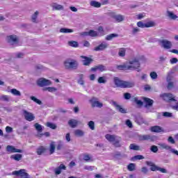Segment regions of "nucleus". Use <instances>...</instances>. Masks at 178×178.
Listing matches in <instances>:
<instances>
[{
	"label": "nucleus",
	"instance_id": "obj_14",
	"mask_svg": "<svg viewBox=\"0 0 178 178\" xmlns=\"http://www.w3.org/2000/svg\"><path fill=\"white\" fill-rule=\"evenodd\" d=\"M62 170H66V165L60 164L58 167L54 169V173L56 176L62 173Z\"/></svg>",
	"mask_w": 178,
	"mask_h": 178
},
{
	"label": "nucleus",
	"instance_id": "obj_51",
	"mask_svg": "<svg viewBox=\"0 0 178 178\" xmlns=\"http://www.w3.org/2000/svg\"><path fill=\"white\" fill-rule=\"evenodd\" d=\"M89 36L90 37H98V32H97L94 30H90V31H89Z\"/></svg>",
	"mask_w": 178,
	"mask_h": 178
},
{
	"label": "nucleus",
	"instance_id": "obj_4",
	"mask_svg": "<svg viewBox=\"0 0 178 178\" xmlns=\"http://www.w3.org/2000/svg\"><path fill=\"white\" fill-rule=\"evenodd\" d=\"M159 45H161V47L164 48V49H170V48H172V42L166 39L159 40Z\"/></svg>",
	"mask_w": 178,
	"mask_h": 178
},
{
	"label": "nucleus",
	"instance_id": "obj_40",
	"mask_svg": "<svg viewBox=\"0 0 178 178\" xmlns=\"http://www.w3.org/2000/svg\"><path fill=\"white\" fill-rule=\"evenodd\" d=\"M74 31L73 29H67V28H61L60 29V33H73Z\"/></svg>",
	"mask_w": 178,
	"mask_h": 178
},
{
	"label": "nucleus",
	"instance_id": "obj_28",
	"mask_svg": "<svg viewBox=\"0 0 178 178\" xmlns=\"http://www.w3.org/2000/svg\"><path fill=\"white\" fill-rule=\"evenodd\" d=\"M10 92L13 94V95H15V97H21L22 96V92L20 91L17 90L15 88H13L10 90Z\"/></svg>",
	"mask_w": 178,
	"mask_h": 178
},
{
	"label": "nucleus",
	"instance_id": "obj_11",
	"mask_svg": "<svg viewBox=\"0 0 178 178\" xmlns=\"http://www.w3.org/2000/svg\"><path fill=\"white\" fill-rule=\"evenodd\" d=\"M111 105L115 106L116 111L120 112V113H127V110L122 107V106L118 104V103L115 101H111Z\"/></svg>",
	"mask_w": 178,
	"mask_h": 178
},
{
	"label": "nucleus",
	"instance_id": "obj_24",
	"mask_svg": "<svg viewBox=\"0 0 178 178\" xmlns=\"http://www.w3.org/2000/svg\"><path fill=\"white\" fill-rule=\"evenodd\" d=\"M126 48L122 47L118 49V56L120 58H124L126 56Z\"/></svg>",
	"mask_w": 178,
	"mask_h": 178
},
{
	"label": "nucleus",
	"instance_id": "obj_7",
	"mask_svg": "<svg viewBox=\"0 0 178 178\" xmlns=\"http://www.w3.org/2000/svg\"><path fill=\"white\" fill-rule=\"evenodd\" d=\"M22 113L24 119L28 122H33L35 119V116L32 113L27 111V110H22Z\"/></svg>",
	"mask_w": 178,
	"mask_h": 178
},
{
	"label": "nucleus",
	"instance_id": "obj_18",
	"mask_svg": "<svg viewBox=\"0 0 178 178\" xmlns=\"http://www.w3.org/2000/svg\"><path fill=\"white\" fill-rule=\"evenodd\" d=\"M150 131L152 133H162L163 131V129L159 126H153L150 128Z\"/></svg>",
	"mask_w": 178,
	"mask_h": 178
},
{
	"label": "nucleus",
	"instance_id": "obj_44",
	"mask_svg": "<svg viewBox=\"0 0 178 178\" xmlns=\"http://www.w3.org/2000/svg\"><path fill=\"white\" fill-rule=\"evenodd\" d=\"M133 102H135V104H138V106H143V102L141 100H139L138 98L137 97H134L133 99H132Z\"/></svg>",
	"mask_w": 178,
	"mask_h": 178
},
{
	"label": "nucleus",
	"instance_id": "obj_35",
	"mask_svg": "<svg viewBox=\"0 0 178 178\" xmlns=\"http://www.w3.org/2000/svg\"><path fill=\"white\" fill-rule=\"evenodd\" d=\"M68 45H70V47H72L73 48H77L79 47V42L74 40L69 41Z\"/></svg>",
	"mask_w": 178,
	"mask_h": 178
},
{
	"label": "nucleus",
	"instance_id": "obj_45",
	"mask_svg": "<svg viewBox=\"0 0 178 178\" xmlns=\"http://www.w3.org/2000/svg\"><path fill=\"white\" fill-rule=\"evenodd\" d=\"M168 15L170 19H172V20H176V19L177 18V15H175V13L168 11Z\"/></svg>",
	"mask_w": 178,
	"mask_h": 178
},
{
	"label": "nucleus",
	"instance_id": "obj_47",
	"mask_svg": "<svg viewBox=\"0 0 178 178\" xmlns=\"http://www.w3.org/2000/svg\"><path fill=\"white\" fill-rule=\"evenodd\" d=\"M34 127H35V129L37 130V131H38L39 133H41L42 131V126H41V124H40L38 123H35L34 124Z\"/></svg>",
	"mask_w": 178,
	"mask_h": 178
},
{
	"label": "nucleus",
	"instance_id": "obj_6",
	"mask_svg": "<svg viewBox=\"0 0 178 178\" xmlns=\"http://www.w3.org/2000/svg\"><path fill=\"white\" fill-rule=\"evenodd\" d=\"M155 136L147 134V135H139V141H155Z\"/></svg>",
	"mask_w": 178,
	"mask_h": 178
},
{
	"label": "nucleus",
	"instance_id": "obj_16",
	"mask_svg": "<svg viewBox=\"0 0 178 178\" xmlns=\"http://www.w3.org/2000/svg\"><path fill=\"white\" fill-rule=\"evenodd\" d=\"M68 125L72 129H76V127L79 126V120H74V119H71L68 121Z\"/></svg>",
	"mask_w": 178,
	"mask_h": 178
},
{
	"label": "nucleus",
	"instance_id": "obj_30",
	"mask_svg": "<svg viewBox=\"0 0 178 178\" xmlns=\"http://www.w3.org/2000/svg\"><path fill=\"white\" fill-rule=\"evenodd\" d=\"M113 18L115 19V20L118 22V23H120V22H123V20H124V17L122 15H114Z\"/></svg>",
	"mask_w": 178,
	"mask_h": 178
},
{
	"label": "nucleus",
	"instance_id": "obj_59",
	"mask_svg": "<svg viewBox=\"0 0 178 178\" xmlns=\"http://www.w3.org/2000/svg\"><path fill=\"white\" fill-rule=\"evenodd\" d=\"M168 143H170V144H176V141L172 136H169L168 138Z\"/></svg>",
	"mask_w": 178,
	"mask_h": 178
},
{
	"label": "nucleus",
	"instance_id": "obj_62",
	"mask_svg": "<svg viewBox=\"0 0 178 178\" xmlns=\"http://www.w3.org/2000/svg\"><path fill=\"white\" fill-rule=\"evenodd\" d=\"M84 169H85V170H90V171H92V170H94V166H91V165H85V166H84Z\"/></svg>",
	"mask_w": 178,
	"mask_h": 178
},
{
	"label": "nucleus",
	"instance_id": "obj_63",
	"mask_svg": "<svg viewBox=\"0 0 178 178\" xmlns=\"http://www.w3.org/2000/svg\"><path fill=\"white\" fill-rule=\"evenodd\" d=\"M141 172L142 173H143L144 175H147V173H148V168H147V167H143L141 168Z\"/></svg>",
	"mask_w": 178,
	"mask_h": 178
},
{
	"label": "nucleus",
	"instance_id": "obj_57",
	"mask_svg": "<svg viewBox=\"0 0 178 178\" xmlns=\"http://www.w3.org/2000/svg\"><path fill=\"white\" fill-rule=\"evenodd\" d=\"M168 86H167V88L168 90H172L173 88V87H175V84L173 81L171 82H168Z\"/></svg>",
	"mask_w": 178,
	"mask_h": 178
},
{
	"label": "nucleus",
	"instance_id": "obj_21",
	"mask_svg": "<svg viewBox=\"0 0 178 178\" xmlns=\"http://www.w3.org/2000/svg\"><path fill=\"white\" fill-rule=\"evenodd\" d=\"M51 8H53V10H63V9H65V7H63V6L58 4L56 3H54L51 5Z\"/></svg>",
	"mask_w": 178,
	"mask_h": 178
},
{
	"label": "nucleus",
	"instance_id": "obj_29",
	"mask_svg": "<svg viewBox=\"0 0 178 178\" xmlns=\"http://www.w3.org/2000/svg\"><path fill=\"white\" fill-rule=\"evenodd\" d=\"M129 149H132L133 151H141V148L140 147V146L134 143H131L129 145Z\"/></svg>",
	"mask_w": 178,
	"mask_h": 178
},
{
	"label": "nucleus",
	"instance_id": "obj_17",
	"mask_svg": "<svg viewBox=\"0 0 178 178\" xmlns=\"http://www.w3.org/2000/svg\"><path fill=\"white\" fill-rule=\"evenodd\" d=\"M81 58L83 60V63L85 66H88L90 65V63H91V62H92V59L90 58H88L87 56H81Z\"/></svg>",
	"mask_w": 178,
	"mask_h": 178
},
{
	"label": "nucleus",
	"instance_id": "obj_19",
	"mask_svg": "<svg viewBox=\"0 0 178 178\" xmlns=\"http://www.w3.org/2000/svg\"><path fill=\"white\" fill-rule=\"evenodd\" d=\"M143 101L145 102V108H148V106H152L154 104V100L148 98V97H143Z\"/></svg>",
	"mask_w": 178,
	"mask_h": 178
},
{
	"label": "nucleus",
	"instance_id": "obj_58",
	"mask_svg": "<svg viewBox=\"0 0 178 178\" xmlns=\"http://www.w3.org/2000/svg\"><path fill=\"white\" fill-rule=\"evenodd\" d=\"M163 116H164V118H172V116H173V114L169 112H163Z\"/></svg>",
	"mask_w": 178,
	"mask_h": 178
},
{
	"label": "nucleus",
	"instance_id": "obj_3",
	"mask_svg": "<svg viewBox=\"0 0 178 178\" xmlns=\"http://www.w3.org/2000/svg\"><path fill=\"white\" fill-rule=\"evenodd\" d=\"M160 97L163 101H165V102H176L177 101L176 100V97L172 93H163L161 94Z\"/></svg>",
	"mask_w": 178,
	"mask_h": 178
},
{
	"label": "nucleus",
	"instance_id": "obj_56",
	"mask_svg": "<svg viewBox=\"0 0 178 178\" xmlns=\"http://www.w3.org/2000/svg\"><path fill=\"white\" fill-rule=\"evenodd\" d=\"M167 82L170 83L172 81H175V79H173V76L172 74H168L166 78Z\"/></svg>",
	"mask_w": 178,
	"mask_h": 178
},
{
	"label": "nucleus",
	"instance_id": "obj_12",
	"mask_svg": "<svg viewBox=\"0 0 178 178\" xmlns=\"http://www.w3.org/2000/svg\"><path fill=\"white\" fill-rule=\"evenodd\" d=\"M6 152H8V154H15L16 152H19V153L22 154V152H23V150L19 149H16L15 147V146L7 145Z\"/></svg>",
	"mask_w": 178,
	"mask_h": 178
},
{
	"label": "nucleus",
	"instance_id": "obj_41",
	"mask_svg": "<svg viewBox=\"0 0 178 178\" xmlns=\"http://www.w3.org/2000/svg\"><path fill=\"white\" fill-rule=\"evenodd\" d=\"M127 169L129 170V172H134V170H136V165L131 163L127 165Z\"/></svg>",
	"mask_w": 178,
	"mask_h": 178
},
{
	"label": "nucleus",
	"instance_id": "obj_27",
	"mask_svg": "<svg viewBox=\"0 0 178 178\" xmlns=\"http://www.w3.org/2000/svg\"><path fill=\"white\" fill-rule=\"evenodd\" d=\"M74 134L76 137H83V136H84V131L81 129H76L74 131Z\"/></svg>",
	"mask_w": 178,
	"mask_h": 178
},
{
	"label": "nucleus",
	"instance_id": "obj_8",
	"mask_svg": "<svg viewBox=\"0 0 178 178\" xmlns=\"http://www.w3.org/2000/svg\"><path fill=\"white\" fill-rule=\"evenodd\" d=\"M37 84L39 87H45L47 86H51V83L48 79L41 78L37 81Z\"/></svg>",
	"mask_w": 178,
	"mask_h": 178
},
{
	"label": "nucleus",
	"instance_id": "obj_1",
	"mask_svg": "<svg viewBox=\"0 0 178 178\" xmlns=\"http://www.w3.org/2000/svg\"><path fill=\"white\" fill-rule=\"evenodd\" d=\"M129 65H128V69L129 70H137V72H141L140 69V60L138 58H134L129 61Z\"/></svg>",
	"mask_w": 178,
	"mask_h": 178
},
{
	"label": "nucleus",
	"instance_id": "obj_10",
	"mask_svg": "<svg viewBox=\"0 0 178 178\" xmlns=\"http://www.w3.org/2000/svg\"><path fill=\"white\" fill-rule=\"evenodd\" d=\"M108 47H109V44H108L106 42H102L100 44L94 48V51L96 52L104 51V49H106Z\"/></svg>",
	"mask_w": 178,
	"mask_h": 178
},
{
	"label": "nucleus",
	"instance_id": "obj_20",
	"mask_svg": "<svg viewBox=\"0 0 178 178\" xmlns=\"http://www.w3.org/2000/svg\"><path fill=\"white\" fill-rule=\"evenodd\" d=\"M136 86V83L134 81H124V88H132Z\"/></svg>",
	"mask_w": 178,
	"mask_h": 178
},
{
	"label": "nucleus",
	"instance_id": "obj_15",
	"mask_svg": "<svg viewBox=\"0 0 178 178\" xmlns=\"http://www.w3.org/2000/svg\"><path fill=\"white\" fill-rule=\"evenodd\" d=\"M7 41L8 42H9V44H16V42H17V36L15 35H11L7 37Z\"/></svg>",
	"mask_w": 178,
	"mask_h": 178
},
{
	"label": "nucleus",
	"instance_id": "obj_34",
	"mask_svg": "<svg viewBox=\"0 0 178 178\" xmlns=\"http://www.w3.org/2000/svg\"><path fill=\"white\" fill-rule=\"evenodd\" d=\"M83 161H85L86 162H92V158L91 157V156L90 154H83Z\"/></svg>",
	"mask_w": 178,
	"mask_h": 178
},
{
	"label": "nucleus",
	"instance_id": "obj_64",
	"mask_svg": "<svg viewBox=\"0 0 178 178\" xmlns=\"http://www.w3.org/2000/svg\"><path fill=\"white\" fill-rule=\"evenodd\" d=\"M24 56V54H23V53H16L15 54V58H23Z\"/></svg>",
	"mask_w": 178,
	"mask_h": 178
},
{
	"label": "nucleus",
	"instance_id": "obj_13",
	"mask_svg": "<svg viewBox=\"0 0 178 178\" xmlns=\"http://www.w3.org/2000/svg\"><path fill=\"white\" fill-rule=\"evenodd\" d=\"M114 84L116 87L120 88H123L124 86V81L120 80L118 77H114L113 79Z\"/></svg>",
	"mask_w": 178,
	"mask_h": 178
},
{
	"label": "nucleus",
	"instance_id": "obj_31",
	"mask_svg": "<svg viewBox=\"0 0 178 178\" xmlns=\"http://www.w3.org/2000/svg\"><path fill=\"white\" fill-rule=\"evenodd\" d=\"M90 5V6H93V8H101V3L97 1H91Z\"/></svg>",
	"mask_w": 178,
	"mask_h": 178
},
{
	"label": "nucleus",
	"instance_id": "obj_39",
	"mask_svg": "<svg viewBox=\"0 0 178 178\" xmlns=\"http://www.w3.org/2000/svg\"><path fill=\"white\" fill-rule=\"evenodd\" d=\"M78 84H80V86H84V75H83L82 74H79Z\"/></svg>",
	"mask_w": 178,
	"mask_h": 178
},
{
	"label": "nucleus",
	"instance_id": "obj_5",
	"mask_svg": "<svg viewBox=\"0 0 178 178\" xmlns=\"http://www.w3.org/2000/svg\"><path fill=\"white\" fill-rule=\"evenodd\" d=\"M90 102L91 104L92 108H102L104 104L99 101H98V98L93 97L90 99Z\"/></svg>",
	"mask_w": 178,
	"mask_h": 178
},
{
	"label": "nucleus",
	"instance_id": "obj_25",
	"mask_svg": "<svg viewBox=\"0 0 178 178\" xmlns=\"http://www.w3.org/2000/svg\"><path fill=\"white\" fill-rule=\"evenodd\" d=\"M0 101H3V102H10V96L2 95L0 96Z\"/></svg>",
	"mask_w": 178,
	"mask_h": 178
},
{
	"label": "nucleus",
	"instance_id": "obj_36",
	"mask_svg": "<svg viewBox=\"0 0 178 178\" xmlns=\"http://www.w3.org/2000/svg\"><path fill=\"white\" fill-rule=\"evenodd\" d=\"M120 141H122V138H116L115 140L113 142V144L115 147H120Z\"/></svg>",
	"mask_w": 178,
	"mask_h": 178
},
{
	"label": "nucleus",
	"instance_id": "obj_53",
	"mask_svg": "<svg viewBox=\"0 0 178 178\" xmlns=\"http://www.w3.org/2000/svg\"><path fill=\"white\" fill-rule=\"evenodd\" d=\"M50 154H52L54 152H55V143L52 142L50 144V149H49Z\"/></svg>",
	"mask_w": 178,
	"mask_h": 178
},
{
	"label": "nucleus",
	"instance_id": "obj_50",
	"mask_svg": "<svg viewBox=\"0 0 178 178\" xmlns=\"http://www.w3.org/2000/svg\"><path fill=\"white\" fill-rule=\"evenodd\" d=\"M145 157L143 155H136L132 157V161H141V159H144Z\"/></svg>",
	"mask_w": 178,
	"mask_h": 178
},
{
	"label": "nucleus",
	"instance_id": "obj_37",
	"mask_svg": "<svg viewBox=\"0 0 178 178\" xmlns=\"http://www.w3.org/2000/svg\"><path fill=\"white\" fill-rule=\"evenodd\" d=\"M118 70H129V65H120L117 66Z\"/></svg>",
	"mask_w": 178,
	"mask_h": 178
},
{
	"label": "nucleus",
	"instance_id": "obj_33",
	"mask_svg": "<svg viewBox=\"0 0 178 178\" xmlns=\"http://www.w3.org/2000/svg\"><path fill=\"white\" fill-rule=\"evenodd\" d=\"M38 15H40V13L38 11H35L31 16V20L33 23H37V18L38 17Z\"/></svg>",
	"mask_w": 178,
	"mask_h": 178
},
{
	"label": "nucleus",
	"instance_id": "obj_42",
	"mask_svg": "<svg viewBox=\"0 0 178 178\" xmlns=\"http://www.w3.org/2000/svg\"><path fill=\"white\" fill-rule=\"evenodd\" d=\"M58 89H56V88L54 87H47L43 88V91H49V92H55V91H56Z\"/></svg>",
	"mask_w": 178,
	"mask_h": 178
},
{
	"label": "nucleus",
	"instance_id": "obj_60",
	"mask_svg": "<svg viewBox=\"0 0 178 178\" xmlns=\"http://www.w3.org/2000/svg\"><path fill=\"white\" fill-rule=\"evenodd\" d=\"M150 150L152 151V152L156 153L158 152V147L155 145H152L150 148Z\"/></svg>",
	"mask_w": 178,
	"mask_h": 178
},
{
	"label": "nucleus",
	"instance_id": "obj_55",
	"mask_svg": "<svg viewBox=\"0 0 178 178\" xmlns=\"http://www.w3.org/2000/svg\"><path fill=\"white\" fill-rule=\"evenodd\" d=\"M98 83L99 84H105V83H106V80H105V77H104V76L99 77Z\"/></svg>",
	"mask_w": 178,
	"mask_h": 178
},
{
	"label": "nucleus",
	"instance_id": "obj_32",
	"mask_svg": "<svg viewBox=\"0 0 178 178\" xmlns=\"http://www.w3.org/2000/svg\"><path fill=\"white\" fill-rule=\"evenodd\" d=\"M116 37H119V35H118L116 33H111L110 35H108L106 37V40L107 41H111V40H112L113 38H116Z\"/></svg>",
	"mask_w": 178,
	"mask_h": 178
},
{
	"label": "nucleus",
	"instance_id": "obj_54",
	"mask_svg": "<svg viewBox=\"0 0 178 178\" xmlns=\"http://www.w3.org/2000/svg\"><path fill=\"white\" fill-rule=\"evenodd\" d=\"M97 70H99V72H105L106 70V67L104 65H97Z\"/></svg>",
	"mask_w": 178,
	"mask_h": 178
},
{
	"label": "nucleus",
	"instance_id": "obj_48",
	"mask_svg": "<svg viewBox=\"0 0 178 178\" xmlns=\"http://www.w3.org/2000/svg\"><path fill=\"white\" fill-rule=\"evenodd\" d=\"M88 126L90 130H95V123L94 122V121H90L88 123Z\"/></svg>",
	"mask_w": 178,
	"mask_h": 178
},
{
	"label": "nucleus",
	"instance_id": "obj_23",
	"mask_svg": "<svg viewBox=\"0 0 178 178\" xmlns=\"http://www.w3.org/2000/svg\"><path fill=\"white\" fill-rule=\"evenodd\" d=\"M22 158H23V155L20 154H13L10 156V159H14V161H17V162L22 161Z\"/></svg>",
	"mask_w": 178,
	"mask_h": 178
},
{
	"label": "nucleus",
	"instance_id": "obj_2",
	"mask_svg": "<svg viewBox=\"0 0 178 178\" xmlns=\"http://www.w3.org/2000/svg\"><path fill=\"white\" fill-rule=\"evenodd\" d=\"M65 69H77L79 64L74 59L69 58L64 62Z\"/></svg>",
	"mask_w": 178,
	"mask_h": 178
},
{
	"label": "nucleus",
	"instance_id": "obj_61",
	"mask_svg": "<svg viewBox=\"0 0 178 178\" xmlns=\"http://www.w3.org/2000/svg\"><path fill=\"white\" fill-rule=\"evenodd\" d=\"M124 99H130V98H131V94L129 92H125L124 94Z\"/></svg>",
	"mask_w": 178,
	"mask_h": 178
},
{
	"label": "nucleus",
	"instance_id": "obj_43",
	"mask_svg": "<svg viewBox=\"0 0 178 178\" xmlns=\"http://www.w3.org/2000/svg\"><path fill=\"white\" fill-rule=\"evenodd\" d=\"M31 101H33V102H35L36 104H38V105H42V102H41V100L37 99L34 96H31Z\"/></svg>",
	"mask_w": 178,
	"mask_h": 178
},
{
	"label": "nucleus",
	"instance_id": "obj_46",
	"mask_svg": "<svg viewBox=\"0 0 178 178\" xmlns=\"http://www.w3.org/2000/svg\"><path fill=\"white\" fill-rule=\"evenodd\" d=\"M44 152H45V149L44 147L41 146L39 148H38L37 149L38 155H42V154H44Z\"/></svg>",
	"mask_w": 178,
	"mask_h": 178
},
{
	"label": "nucleus",
	"instance_id": "obj_38",
	"mask_svg": "<svg viewBox=\"0 0 178 178\" xmlns=\"http://www.w3.org/2000/svg\"><path fill=\"white\" fill-rule=\"evenodd\" d=\"M63 148H64L63 142L62 140L58 141V145L56 146V150L60 151V149H63Z\"/></svg>",
	"mask_w": 178,
	"mask_h": 178
},
{
	"label": "nucleus",
	"instance_id": "obj_49",
	"mask_svg": "<svg viewBox=\"0 0 178 178\" xmlns=\"http://www.w3.org/2000/svg\"><path fill=\"white\" fill-rule=\"evenodd\" d=\"M46 126L52 130L56 129V125L52 122H47Z\"/></svg>",
	"mask_w": 178,
	"mask_h": 178
},
{
	"label": "nucleus",
	"instance_id": "obj_26",
	"mask_svg": "<svg viewBox=\"0 0 178 178\" xmlns=\"http://www.w3.org/2000/svg\"><path fill=\"white\" fill-rule=\"evenodd\" d=\"M106 140H108V141H109V143H113V141H115V138H116V136L115 135H111V134H106L105 136Z\"/></svg>",
	"mask_w": 178,
	"mask_h": 178
},
{
	"label": "nucleus",
	"instance_id": "obj_9",
	"mask_svg": "<svg viewBox=\"0 0 178 178\" xmlns=\"http://www.w3.org/2000/svg\"><path fill=\"white\" fill-rule=\"evenodd\" d=\"M138 27H140V29H148L149 27H154L155 26V22H149L147 23H143V22L140 21L137 23Z\"/></svg>",
	"mask_w": 178,
	"mask_h": 178
},
{
	"label": "nucleus",
	"instance_id": "obj_52",
	"mask_svg": "<svg viewBox=\"0 0 178 178\" xmlns=\"http://www.w3.org/2000/svg\"><path fill=\"white\" fill-rule=\"evenodd\" d=\"M149 76H150L152 80H156V79H158V74H156V72H150Z\"/></svg>",
	"mask_w": 178,
	"mask_h": 178
},
{
	"label": "nucleus",
	"instance_id": "obj_22",
	"mask_svg": "<svg viewBox=\"0 0 178 178\" xmlns=\"http://www.w3.org/2000/svg\"><path fill=\"white\" fill-rule=\"evenodd\" d=\"M160 148H161V149H165V151H171L172 149V146L166 144V143H159V144Z\"/></svg>",
	"mask_w": 178,
	"mask_h": 178
}]
</instances>
